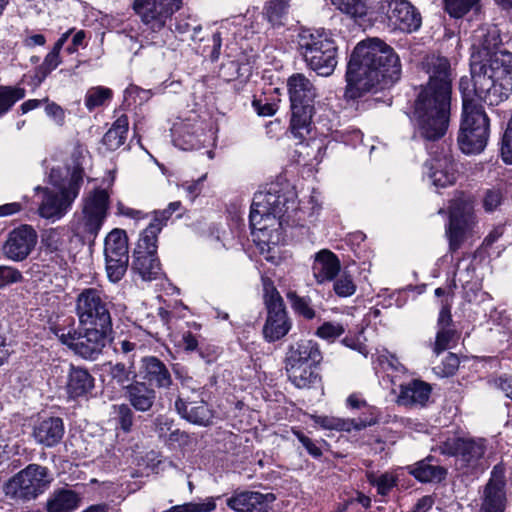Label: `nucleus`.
<instances>
[{"label": "nucleus", "mask_w": 512, "mask_h": 512, "mask_svg": "<svg viewBox=\"0 0 512 512\" xmlns=\"http://www.w3.org/2000/svg\"><path fill=\"white\" fill-rule=\"evenodd\" d=\"M479 0H444L445 9L454 18H460L468 13Z\"/></svg>", "instance_id": "54"}, {"label": "nucleus", "mask_w": 512, "mask_h": 512, "mask_svg": "<svg viewBox=\"0 0 512 512\" xmlns=\"http://www.w3.org/2000/svg\"><path fill=\"white\" fill-rule=\"evenodd\" d=\"M22 278V273L17 268L0 265V289L20 282Z\"/></svg>", "instance_id": "58"}, {"label": "nucleus", "mask_w": 512, "mask_h": 512, "mask_svg": "<svg viewBox=\"0 0 512 512\" xmlns=\"http://www.w3.org/2000/svg\"><path fill=\"white\" fill-rule=\"evenodd\" d=\"M505 485V467L500 463L493 467L490 479L484 488L480 512H504L506 506Z\"/></svg>", "instance_id": "18"}, {"label": "nucleus", "mask_w": 512, "mask_h": 512, "mask_svg": "<svg viewBox=\"0 0 512 512\" xmlns=\"http://www.w3.org/2000/svg\"><path fill=\"white\" fill-rule=\"evenodd\" d=\"M312 419L316 425L323 429L338 430L351 432L352 430L359 431L371 425V421L362 419H341L332 416L314 415Z\"/></svg>", "instance_id": "36"}, {"label": "nucleus", "mask_w": 512, "mask_h": 512, "mask_svg": "<svg viewBox=\"0 0 512 512\" xmlns=\"http://www.w3.org/2000/svg\"><path fill=\"white\" fill-rule=\"evenodd\" d=\"M470 86L469 78L460 79L463 108L457 142L467 155L482 152L489 138V118L477 100L495 106L512 92V56L498 55L486 62L473 57Z\"/></svg>", "instance_id": "1"}, {"label": "nucleus", "mask_w": 512, "mask_h": 512, "mask_svg": "<svg viewBox=\"0 0 512 512\" xmlns=\"http://www.w3.org/2000/svg\"><path fill=\"white\" fill-rule=\"evenodd\" d=\"M315 128L319 131L320 134L331 137L335 141H342L345 143H350L353 141L361 140L362 134L359 130H339V121L338 117L334 111L331 109L325 108L323 112L317 114V110L314 112Z\"/></svg>", "instance_id": "19"}, {"label": "nucleus", "mask_w": 512, "mask_h": 512, "mask_svg": "<svg viewBox=\"0 0 512 512\" xmlns=\"http://www.w3.org/2000/svg\"><path fill=\"white\" fill-rule=\"evenodd\" d=\"M173 372L176 379L180 381L183 387H186L192 391H196L198 389L196 381L192 376L189 375V372L185 367L176 364L173 367Z\"/></svg>", "instance_id": "63"}, {"label": "nucleus", "mask_w": 512, "mask_h": 512, "mask_svg": "<svg viewBox=\"0 0 512 512\" xmlns=\"http://www.w3.org/2000/svg\"><path fill=\"white\" fill-rule=\"evenodd\" d=\"M114 420L117 428L128 433L132 430L134 423V412L128 404L113 405Z\"/></svg>", "instance_id": "50"}, {"label": "nucleus", "mask_w": 512, "mask_h": 512, "mask_svg": "<svg viewBox=\"0 0 512 512\" xmlns=\"http://www.w3.org/2000/svg\"><path fill=\"white\" fill-rule=\"evenodd\" d=\"M378 13L395 30L412 33L421 27V15L408 0H380Z\"/></svg>", "instance_id": "12"}, {"label": "nucleus", "mask_w": 512, "mask_h": 512, "mask_svg": "<svg viewBox=\"0 0 512 512\" xmlns=\"http://www.w3.org/2000/svg\"><path fill=\"white\" fill-rule=\"evenodd\" d=\"M205 178L206 175H203L197 180L184 181L183 183H181L180 187L184 190L186 196L191 201H193L202 192L203 182Z\"/></svg>", "instance_id": "64"}, {"label": "nucleus", "mask_w": 512, "mask_h": 512, "mask_svg": "<svg viewBox=\"0 0 512 512\" xmlns=\"http://www.w3.org/2000/svg\"><path fill=\"white\" fill-rule=\"evenodd\" d=\"M109 374L111 378L122 387L124 392L126 387L131 385L136 378V373L132 369V366L127 367L123 363H116L110 366Z\"/></svg>", "instance_id": "48"}, {"label": "nucleus", "mask_w": 512, "mask_h": 512, "mask_svg": "<svg viewBox=\"0 0 512 512\" xmlns=\"http://www.w3.org/2000/svg\"><path fill=\"white\" fill-rule=\"evenodd\" d=\"M105 258L129 257L127 235L122 229H113L105 238Z\"/></svg>", "instance_id": "40"}, {"label": "nucleus", "mask_w": 512, "mask_h": 512, "mask_svg": "<svg viewBox=\"0 0 512 512\" xmlns=\"http://www.w3.org/2000/svg\"><path fill=\"white\" fill-rule=\"evenodd\" d=\"M322 360L317 342L311 339H301L289 346L285 365L319 364Z\"/></svg>", "instance_id": "27"}, {"label": "nucleus", "mask_w": 512, "mask_h": 512, "mask_svg": "<svg viewBox=\"0 0 512 512\" xmlns=\"http://www.w3.org/2000/svg\"><path fill=\"white\" fill-rule=\"evenodd\" d=\"M297 48L310 70L321 77L333 74L338 63V48L329 31L301 29L297 35Z\"/></svg>", "instance_id": "7"}, {"label": "nucleus", "mask_w": 512, "mask_h": 512, "mask_svg": "<svg viewBox=\"0 0 512 512\" xmlns=\"http://www.w3.org/2000/svg\"><path fill=\"white\" fill-rule=\"evenodd\" d=\"M295 187L288 181H276L255 193L249 215L253 241L264 259L279 264V244L284 241L283 226L300 225Z\"/></svg>", "instance_id": "3"}, {"label": "nucleus", "mask_w": 512, "mask_h": 512, "mask_svg": "<svg viewBox=\"0 0 512 512\" xmlns=\"http://www.w3.org/2000/svg\"><path fill=\"white\" fill-rule=\"evenodd\" d=\"M80 504L79 495L69 489H60L47 501L48 512H72Z\"/></svg>", "instance_id": "37"}, {"label": "nucleus", "mask_w": 512, "mask_h": 512, "mask_svg": "<svg viewBox=\"0 0 512 512\" xmlns=\"http://www.w3.org/2000/svg\"><path fill=\"white\" fill-rule=\"evenodd\" d=\"M133 269L145 281L155 280L162 273L157 253L134 255Z\"/></svg>", "instance_id": "38"}, {"label": "nucleus", "mask_w": 512, "mask_h": 512, "mask_svg": "<svg viewBox=\"0 0 512 512\" xmlns=\"http://www.w3.org/2000/svg\"><path fill=\"white\" fill-rule=\"evenodd\" d=\"M128 127V117L126 115L118 117L112 124L111 128L104 134L102 138L103 145H105L110 151L117 150L125 143Z\"/></svg>", "instance_id": "39"}, {"label": "nucleus", "mask_w": 512, "mask_h": 512, "mask_svg": "<svg viewBox=\"0 0 512 512\" xmlns=\"http://www.w3.org/2000/svg\"><path fill=\"white\" fill-rule=\"evenodd\" d=\"M204 120L196 114L179 119L171 128L172 141L181 150H197L214 144V132Z\"/></svg>", "instance_id": "9"}, {"label": "nucleus", "mask_w": 512, "mask_h": 512, "mask_svg": "<svg viewBox=\"0 0 512 512\" xmlns=\"http://www.w3.org/2000/svg\"><path fill=\"white\" fill-rule=\"evenodd\" d=\"M264 302L268 313L285 311L283 300L276 288L272 285H265L264 287Z\"/></svg>", "instance_id": "55"}, {"label": "nucleus", "mask_w": 512, "mask_h": 512, "mask_svg": "<svg viewBox=\"0 0 512 512\" xmlns=\"http://www.w3.org/2000/svg\"><path fill=\"white\" fill-rule=\"evenodd\" d=\"M470 205L460 199L453 200L449 206V224L446 234L449 238V250L455 252L471 234L475 220Z\"/></svg>", "instance_id": "16"}, {"label": "nucleus", "mask_w": 512, "mask_h": 512, "mask_svg": "<svg viewBox=\"0 0 512 512\" xmlns=\"http://www.w3.org/2000/svg\"><path fill=\"white\" fill-rule=\"evenodd\" d=\"M84 177V170L76 165L68 178H63L60 168H52L49 173V183L53 188H35L41 193L38 205V215L52 223L61 220L72 208L79 195Z\"/></svg>", "instance_id": "5"}, {"label": "nucleus", "mask_w": 512, "mask_h": 512, "mask_svg": "<svg viewBox=\"0 0 512 512\" xmlns=\"http://www.w3.org/2000/svg\"><path fill=\"white\" fill-rule=\"evenodd\" d=\"M455 331L450 328H439L436 334V340L433 346V351L439 355L446 349L450 348V343L454 340Z\"/></svg>", "instance_id": "57"}, {"label": "nucleus", "mask_w": 512, "mask_h": 512, "mask_svg": "<svg viewBox=\"0 0 512 512\" xmlns=\"http://www.w3.org/2000/svg\"><path fill=\"white\" fill-rule=\"evenodd\" d=\"M111 330L100 327L87 328L83 334L81 333L75 353L84 359H96L108 343Z\"/></svg>", "instance_id": "22"}, {"label": "nucleus", "mask_w": 512, "mask_h": 512, "mask_svg": "<svg viewBox=\"0 0 512 512\" xmlns=\"http://www.w3.org/2000/svg\"><path fill=\"white\" fill-rule=\"evenodd\" d=\"M161 231V224L149 223L139 237L134 255L157 253V238Z\"/></svg>", "instance_id": "41"}, {"label": "nucleus", "mask_w": 512, "mask_h": 512, "mask_svg": "<svg viewBox=\"0 0 512 512\" xmlns=\"http://www.w3.org/2000/svg\"><path fill=\"white\" fill-rule=\"evenodd\" d=\"M474 38L479 40L478 46L481 48V50L474 52L471 55V59H470V71L471 72H472L473 57H475V56H478L480 61H485V62L494 57L496 58L498 55L508 54V55L512 56V53H510L508 51L491 52V50L496 48L498 46V44L501 42L496 28H492L487 31L484 28H481L478 31H476ZM469 80H470V84H471L472 78Z\"/></svg>", "instance_id": "30"}, {"label": "nucleus", "mask_w": 512, "mask_h": 512, "mask_svg": "<svg viewBox=\"0 0 512 512\" xmlns=\"http://www.w3.org/2000/svg\"><path fill=\"white\" fill-rule=\"evenodd\" d=\"M55 334L64 345H67L74 352L76 351V344H78L81 333L77 332L74 328H57Z\"/></svg>", "instance_id": "60"}, {"label": "nucleus", "mask_w": 512, "mask_h": 512, "mask_svg": "<svg viewBox=\"0 0 512 512\" xmlns=\"http://www.w3.org/2000/svg\"><path fill=\"white\" fill-rule=\"evenodd\" d=\"M124 397L129 402V406L144 413L150 411L154 406L156 391L144 381H134L126 387Z\"/></svg>", "instance_id": "28"}, {"label": "nucleus", "mask_w": 512, "mask_h": 512, "mask_svg": "<svg viewBox=\"0 0 512 512\" xmlns=\"http://www.w3.org/2000/svg\"><path fill=\"white\" fill-rule=\"evenodd\" d=\"M287 299L290 301L292 308L296 313L306 319L315 317V311L310 305V300L305 297L298 296L295 292H288Z\"/></svg>", "instance_id": "52"}, {"label": "nucleus", "mask_w": 512, "mask_h": 512, "mask_svg": "<svg viewBox=\"0 0 512 512\" xmlns=\"http://www.w3.org/2000/svg\"><path fill=\"white\" fill-rule=\"evenodd\" d=\"M398 403L404 406H424L429 400L431 386L422 380L400 384Z\"/></svg>", "instance_id": "31"}, {"label": "nucleus", "mask_w": 512, "mask_h": 512, "mask_svg": "<svg viewBox=\"0 0 512 512\" xmlns=\"http://www.w3.org/2000/svg\"><path fill=\"white\" fill-rule=\"evenodd\" d=\"M25 95L26 91L22 87L0 86V117L5 115Z\"/></svg>", "instance_id": "47"}, {"label": "nucleus", "mask_w": 512, "mask_h": 512, "mask_svg": "<svg viewBox=\"0 0 512 512\" xmlns=\"http://www.w3.org/2000/svg\"><path fill=\"white\" fill-rule=\"evenodd\" d=\"M433 461L434 458L432 456H428L413 465L407 466V470L419 482H441L445 479L447 470L438 464H434Z\"/></svg>", "instance_id": "33"}, {"label": "nucleus", "mask_w": 512, "mask_h": 512, "mask_svg": "<svg viewBox=\"0 0 512 512\" xmlns=\"http://www.w3.org/2000/svg\"><path fill=\"white\" fill-rule=\"evenodd\" d=\"M290 0H269L265 5V17L272 26L283 25Z\"/></svg>", "instance_id": "45"}, {"label": "nucleus", "mask_w": 512, "mask_h": 512, "mask_svg": "<svg viewBox=\"0 0 512 512\" xmlns=\"http://www.w3.org/2000/svg\"><path fill=\"white\" fill-rule=\"evenodd\" d=\"M95 380L89 371L70 365L66 376L65 390L70 399L86 397L94 388Z\"/></svg>", "instance_id": "26"}, {"label": "nucleus", "mask_w": 512, "mask_h": 512, "mask_svg": "<svg viewBox=\"0 0 512 512\" xmlns=\"http://www.w3.org/2000/svg\"><path fill=\"white\" fill-rule=\"evenodd\" d=\"M486 449V440L483 438L455 436L448 437L437 446L441 454L455 457L457 469L466 475H478L488 467Z\"/></svg>", "instance_id": "8"}, {"label": "nucleus", "mask_w": 512, "mask_h": 512, "mask_svg": "<svg viewBox=\"0 0 512 512\" xmlns=\"http://www.w3.org/2000/svg\"><path fill=\"white\" fill-rule=\"evenodd\" d=\"M76 313L81 324L112 329L111 313L103 293L98 289L87 288L78 295Z\"/></svg>", "instance_id": "10"}, {"label": "nucleus", "mask_w": 512, "mask_h": 512, "mask_svg": "<svg viewBox=\"0 0 512 512\" xmlns=\"http://www.w3.org/2000/svg\"><path fill=\"white\" fill-rule=\"evenodd\" d=\"M401 72L394 49L379 38H367L356 45L347 64L345 97L356 99L389 88L399 81Z\"/></svg>", "instance_id": "4"}, {"label": "nucleus", "mask_w": 512, "mask_h": 512, "mask_svg": "<svg viewBox=\"0 0 512 512\" xmlns=\"http://www.w3.org/2000/svg\"><path fill=\"white\" fill-rule=\"evenodd\" d=\"M423 69L429 76L427 85L420 93L432 97L451 99L454 78L450 61L440 55H428L422 62Z\"/></svg>", "instance_id": "13"}, {"label": "nucleus", "mask_w": 512, "mask_h": 512, "mask_svg": "<svg viewBox=\"0 0 512 512\" xmlns=\"http://www.w3.org/2000/svg\"><path fill=\"white\" fill-rule=\"evenodd\" d=\"M45 113L56 125L62 126L65 123L66 111L57 103L44 98Z\"/></svg>", "instance_id": "59"}, {"label": "nucleus", "mask_w": 512, "mask_h": 512, "mask_svg": "<svg viewBox=\"0 0 512 512\" xmlns=\"http://www.w3.org/2000/svg\"><path fill=\"white\" fill-rule=\"evenodd\" d=\"M333 289L339 297H349L356 291V284L350 274L343 272L338 278L335 277Z\"/></svg>", "instance_id": "53"}, {"label": "nucleus", "mask_w": 512, "mask_h": 512, "mask_svg": "<svg viewBox=\"0 0 512 512\" xmlns=\"http://www.w3.org/2000/svg\"><path fill=\"white\" fill-rule=\"evenodd\" d=\"M274 500L275 496L271 493L237 490L227 498L226 504L236 512H268Z\"/></svg>", "instance_id": "20"}, {"label": "nucleus", "mask_w": 512, "mask_h": 512, "mask_svg": "<svg viewBox=\"0 0 512 512\" xmlns=\"http://www.w3.org/2000/svg\"><path fill=\"white\" fill-rule=\"evenodd\" d=\"M451 99L419 93L410 116L414 138L435 143L446 134L450 122Z\"/></svg>", "instance_id": "6"}, {"label": "nucleus", "mask_w": 512, "mask_h": 512, "mask_svg": "<svg viewBox=\"0 0 512 512\" xmlns=\"http://www.w3.org/2000/svg\"><path fill=\"white\" fill-rule=\"evenodd\" d=\"M366 478L368 483L374 486L377 493L382 497L389 495L392 489L398 484V475L395 472H384L377 475L373 471H368Z\"/></svg>", "instance_id": "42"}, {"label": "nucleus", "mask_w": 512, "mask_h": 512, "mask_svg": "<svg viewBox=\"0 0 512 512\" xmlns=\"http://www.w3.org/2000/svg\"><path fill=\"white\" fill-rule=\"evenodd\" d=\"M377 363L380 369L386 373L388 378H391V383L395 384V378L404 374L406 368L400 361L388 351H383L377 357Z\"/></svg>", "instance_id": "44"}, {"label": "nucleus", "mask_w": 512, "mask_h": 512, "mask_svg": "<svg viewBox=\"0 0 512 512\" xmlns=\"http://www.w3.org/2000/svg\"><path fill=\"white\" fill-rule=\"evenodd\" d=\"M331 2L339 11L355 21L365 18L369 11L368 0H331Z\"/></svg>", "instance_id": "43"}, {"label": "nucleus", "mask_w": 512, "mask_h": 512, "mask_svg": "<svg viewBox=\"0 0 512 512\" xmlns=\"http://www.w3.org/2000/svg\"><path fill=\"white\" fill-rule=\"evenodd\" d=\"M341 264L338 257L328 249L314 254L311 265L312 275L318 284L331 282L340 273Z\"/></svg>", "instance_id": "23"}, {"label": "nucleus", "mask_w": 512, "mask_h": 512, "mask_svg": "<svg viewBox=\"0 0 512 512\" xmlns=\"http://www.w3.org/2000/svg\"><path fill=\"white\" fill-rule=\"evenodd\" d=\"M345 332L342 324L337 322H325L316 331V335L327 341H334Z\"/></svg>", "instance_id": "56"}, {"label": "nucleus", "mask_w": 512, "mask_h": 512, "mask_svg": "<svg viewBox=\"0 0 512 512\" xmlns=\"http://www.w3.org/2000/svg\"><path fill=\"white\" fill-rule=\"evenodd\" d=\"M49 482L46 467L30 464L9 481L7 493L22 499H34L43 493Z\"/></svg>", "instance_id": "14"}, {"label": "nucleus", "mask_w": 512, "mask_h": 512, "mask_svg": "<svg viewBox=\"0 0 512 512\" xmlns=\"http://www.w3.org/2000/svg\"><path fill=\"white\" fill-rule=\"evenodd\" d=\"M113 179L106 187L87 191L67 226L49 228L41 233L43 261L53 270L64 271L71 257L69 244L75 237L82 244L92 245L98 237L108 215Z\"/></svg>", "instance_id": "2"}, {"label": "nucleus", "mask_w": 512, "mask_h": 512, "mask_svg": "<svg viewBox=\"0 0 512 512\" xmlns=\"http://www.w3.org/2000/svg\"><path fill=\"white\" fill-rule=\"evenodd\" d=\"M318 364L285 365L290 382L297 388H309L319 380L315 371Z\"/></svg>", "instance_id": "35"}, {"label": "nucleus", "mask_w": 512, "mask_h": 512, "mask_svg": "<svg viewBox=\"0 0 512 512\" xmlns=\"http://www.w3.org/2000/svg\"><path fill=\"white\" fill-rule=\"evenodd\" d=\"M174 406L178 415L189 423L202 427L212 424L214 411L204 400L189 401L178 397Z\"/></svg>", "instance_id": "21"}, {"label": "nucleus", "mask_w": 512, "mask_h": 512, "mask_svg": "<svg viewBox=\"0 0 512 512\" xmlns=\"http://www.w3.org/2000/svg\"><path fill=\"white\" fill-rule=\"evenodd\" d=\"M182 6V0H134L133 8L143 24L153 32L162 30Z\"/></svg>", "instance_id": "15"}, {"label": "nucleus", "mask_w": 512, "mask_h": 512, "mask_svg": "<svg viewBox=\"0 0 512 512\" xmlns=\"http://www.w3.org/2000/svg\"><path fill=\"white\" fill-rule=\"evenodd\" d=\"M290 328L286 311L269 312L263 327V335L266 341L275 342L283 338Z\"/></svg>", "instance_id": "34"}, {"label": "nucleus", "mask_w": 512, "mask_h": 512, "mask_svg": "<svg viewBox=\"0 0 512 512\" xmlns=\"http://www.w3.org/2000/svg\"><path fill=\"white\" fill-rule=\"evenodd\" d=\"M151 90L142 89L136 85H129L124 91L125 101L133 100L134 103L142 104L152 97Z\"/></svg>", "instance_id": "61"}, {"label": "nucleus", "mask_w": 512, "mask_h": 512, "mask_svg": "<svg viewBox=\"0 0 512 512\" xmlns=\"http://www.w3.org/2000/svg\"><path fill=\"white\" fill-rule=\"evenodd\" d=\"M501 157L506 164H512V118L502 139Z\"/></svg>", "instance_id": "62"}, {"label": "nucleus", "mask_w": 512, "mask_h": 512, "mask_svg": "<svg viewBox=\"0 0 512 512\" xmlns=\"http://www.w3.org/2000/svg\"><path fill=\"white\" fill-rule=\"evenodd\" d=\"M140 374L147 384L158 389H167L172 384V377L167 366L157 357L148 356L141 360Z\"/></svg>", "instance_id": "24"}, {"label": "nucleus", "mask_w": 512, "mask_h": 512, "mask_svg": "<svg viewBox=\"0 0 512 512\" xmlns=\"http://www.w3.org/2000/svg\"><path fill=\"white\" fill-rule=\"evenodd\" d=\"M287 88L291 105L314 106L317 90L304 74L291 75L287 80Z\"/></svg>", "instance_id": "25"}, {"label": "nucleus", "mask_w": 512, "mask_h": 512, "mask_svg": "<svg viewBox=\"0 0 512 512\" xmlns=\"http://www.w3.org/2000/svg\"><path fill=\"white\" fill-rule=\"evenodd\" d=\"M113 97V92L110 88L104 86H95L87 90L84 98L85 107L89 111L105 105Z\"/></svg>", "instance_id": "46"}, {"label": "nucleus", "mask_w": 512, "mask_h": 512, "mask_svg": "<svg viewBox=\"0 0 512 512\" xmlns=\"http://www.w3.org/2000/svg\"><path fill=\"white\" fill-rule=\"evenodd\" d=\"M37 239V232L32 226L21 225L9 233L3 245V254L11 261L21 262L33 251Z\"/></svg>", "instance_id": "17"}, {"label": "nucleus", "mask_w": 512, "mask_h": 512, "mask_svg": "<svg viewBox=\"0 0 512 512\" xmlns=\"http://www.w3.org/2000/svg\"><path fill=\"white\" fill-rule=\"evenodd\" d=\"M61 63L59 54L50 51L44 58V61L35 69L34 83L39 86L46 77L55 70Z\"/></svg>", "instance_id": "49"}, {"label": "nucleus", "mask_w": 512, "mask_h": 512, "mask_svg": "<svg viewBox=\"0 0 512 512\" xmlns=\"http://www.w3.org/2000/svg\"><path fill=\"white\" fill-rule=\"evenodd\" d=\"M64 424L59 417H50L34 426L33 437L38 444L45 447L57 445L63 438Z\"/></svg>", "instance_id": "29"}, {"label": "nucleus", "mask_w": 512, "mask_h": 512, "mask_svg": "<svg viewBox=\"0 0 512 512\" xmlns=\"http://www.w3.org/2000/svg\"><path fill=\"white\" fill-rule=\"evenodd\" d=\"M128 261L129 257L105 258L106 272L111 282L117 283L123 278L127 271Z\"/></svg>", "instance_id": "51"}, {"label": "nucleus", "mask_w": 512, "mask_h": 512, "mask_svg": "<svg viewBox=\"0 0 512 512\" xmlns=\"http://www.w3.org/2000/svg\"><path fill=\"white\" fill-rule=\"evenodd\" d=\"M434 145L427 146L430 158L424 164V176L436 188L453 185L458 177V167L448 146L441 145L433 151Z\"/></svg>", "instance_id": "11"}, {"label": "nucleus", "mask_w": 512, "mask_h": 512, "mask_svg": "<svg viewBox=\"0 0 512 512\" xmlns=\"http://www.w3.org/2000/svg\"><path fill=\"white\" fill-rule=\"evenodd\" d=\"M314 106L291 105L290 130L292 135L302 143L312 129Z\"/></svg>", "instance_id": "32"}]
</instances>
